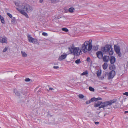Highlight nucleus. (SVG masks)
Segmentation results:
<instances>
[{"instance_id": "nucleus-13", "label": "nucleus", "mask_w": 128, "mask_h": 128, "mask_svg": "<svg viewBox=\"0 0 128 128\" xmlns=\"http://www.w3.org/2000/svg\"><path fill=\"white\" fill-rule=\"evenodd\" d=\"M116 58L114 56H112L110 59V63L112 64H113L116 61Z\"/></svg>"}, {"instance_id": "nucleus-24", "label": "nucleus", "mask_w": 128, "mask_h": 128, "mask_svg": "<svg viewBox=\"0 0 128 128\" xmlns=\"http://www.w3.org/2000/svg\"><path fill=\"white\" fill-rule=\"evenodd\" d=\"M110 68L111 69H114L116 68V66L114 64L110 66Z\"/></svg>"}, {"instance_id": "nucleus-14", "label": "nucleus", "mask_w": 128, "mask_h": 128, "mask_svg": "<svg viewBox=\"0 0 128 128\" xmlns=\"http://www.w3.org/2000/svg\"><path fill=\"white\" fill-rule=\"evenodd\" d=\"M103 102H102L98 101L97 103H95L94 104V106L95 107H97L100 106V105L102 104Z\"/></svg>"}, {"instance_id": "nucleus-20", "label": "nucleus", "mask_w": 128, "mask_h": 128, "mask_svg": "<svg viewBox=\"0 0 128 128\" xmlns=\"http://www.w3.org/2000/svg\"><path fill=\"white\" fill-rule=\"evenodd\" d=\"M14 92L16 96H20V93L17 90L16 88L14 90Z\"/></svg>"}, {"instance_id": "nucleus-34", "label": "nucleus", "mask_w": 128, "mask_h": 128, "mask_svg": "<svg viewBox=\"0 0 128 128\" xmlns=\"http://www.w3.org/2000/svg\"><path fill=\"white\" fill-rule=\"evenodd\" d=\"M8 50V48L6 47H5L4 49L2 50V52H5L7 50Z\"/></svg>"}, {"instance_id": "nucleus-45", "label": "nucleus", "mask_w": 128, "mask_h": 128, "mask_svg": "<svg viewBox=\"0 0 128 128\" xmlns=\"http://www.w3.org/2000/svg\"><path fill=\"white\" fill-rule=\"evenodd\" d=\"M128 113V111H126L124 112V113L125 114H126Z\"/></svg>"}, {"instance_id": "nucleus-17", "label": "nucleus", "mask_w": 128, "mask_h": 128, "mask_svg": "<svg viewBox=\"0 0 128 128\" xmlns=\"http://www.w3.org/2000/svg\"><path fill=\"white\" fill-rule=\"evenodd\" d=\"M108 64L106 63H104L102 65V67L105 70L107 68Z\"/></svg>"}, {"instance_id": "nucleus-3", "label": "nucleus", "mask_w": 128, "mask_h": 128, "mask_svg": "<svg viewBox=\"0 0 128 128\" xmlns=\"http://www.w3.org/2000/svg\"><path fill=\"white\" fill-rule=\"evenodd\" d=\"M69 49L71 53L74 55H79L81 52V49L79 47H75L73 45L71 48H70Z\"/></svg>"}, {"instance_id": "nucleus-38", "label": "nucleus", "mask_w": 128, "mask_h": 128, "mask_svg": "<svg viewBox=\"0 0 128 128\" xmlns=\"http://www.w3.org/2000/svg\"><path fill=\"white\" fill-rule=\"evenodd\" d=\"M86 60L87 62H90V58L88 57L87 58Z\"/></svg>"}, {"instance_id": "nucleus-42", "label": "nucleus", "mask_w": 128, "mask_h": 128, "mask_svg": "<svg viewBox=\"0 0 128 128\" xmlns=\"http://www.w3.org/2000/svg\"><path fill=\"white\" fill-rule=\"evenodd\" d=\"M47 90L48 91H49V90H54V88H49V90L47 89Z\"/></svg>"}, {"instance_id": "nucleus-31", "label": "nucleus", "mask_w": 128, "mask_h": 128, "mask_svg": "<svg viewBox=\"0 0 128 128\" xmlns=\"http://www.w3.org/2000/svg\"><path fill=\"white\" fill-rule=\"evenodd\" d=\"M7 15H8L10 18H12V14L9 13H7Z\"/></svg>"}, {"instance_id": "nucleus-30", "label": "nucleus", "mask_w": 128, "mask_h": 128, "mask_svg": "<svg viewBox=\"0 0 128 128\" xmlns=\"http://www.w3.org/2000/svg\"><path fill=\"white\" fill-rule=\"evenodd\" d=\"M42 35L43 36H47L48 35V34L46 32H43L42 33Z\"/></svg>"}, {"instance_id": "nucleus-11", "label": "nucleus", "mask_w": 128, "mask_h": 128, "mask_svg": "<svg viewBox=\"0 0 128 128\" xmlns=\"http://www.w3.org/2000/svg\"><path fill=\"white\" fill-rule=\"evenodd\" d=\"M96 54L97 57L99 58H102L103 56L102 52L101 51H98L97 52Z\"/></svg>"}, {"instance_id": "nucleus-5", "label": "nucleus", "mask_w": 128, "mask_h": 128, "mask_svg": "<svg viewBox=\"0 0 128 128\" xmlns=\"http://www.w3.org/2000/svg\"><path fill=\"white\" fill-rule=\"evenodd\" d=\"M116 101V99H113L109 101H106L103 102L102 105L100 106L99 108H104L108 106H110L111 105L112 103H114Z\"/></svg>"}, {"instance_id": "nucleus-25", "label": "nucleus", "mask_w": 128, "mask_h": 128, "mask_svg": "<svg viewBox=\"0 0 128 128\" xmlns=\"http://www.w3.org/2000/svg\"><path fill=\"white\" fill-rule=\"evenodd\" d=\"M88 74V71L86 70L84 72H82L81 74V75L82 76H84V75H86L87 74Z\"/></svg>"}, {"instance_id": "nucleus-22", "label": "nucleus", "mask_w": 128, "mask_h": 128, "mask_svg": "<svg viewBox=\"0 0 128 128\" xmlns=\"http://www.w3.org/2000/svg\"><path fill=\"white\" fill-rule=\"evenodd\" d=\"M122 98V100L120 101L121 103L122 104L123 102H125L127 98Z\"/></svg>"}, {"instance_id": "nucleus-43", "label": "nucleus", "mask_w": 128, "mask_h": 128, "mask_svg": "<svg viewBox=\"0 0 128 128\" xmlns=\"http://www.w3.org/2000/svg\"><path fill=\"white\" fill-rule=\"evenodd\" d=\"M94 123L96 124H98L99 123V122H95Z\"/></svg>"}, {"instance_id": "nucleus-26", "label": "nucleus", "mask_w": 128, "mask_h": 128, "mask_svg": "<svg viewBox=\"0 0 128 128\" xmlns=\"http://www.w3.org/2000/svg\"><path fill=\"white\" fill-rule=\"evenodd\" d=\"M64 11L65 13H67L68 12V9L66 8H64Z\"/></svg>"}, {"instance_id": "nucleus-32", "label": "nucleus", "mask_w": 128, "mask_h": 128, "mask_svg": "<svg viewBox=\"0 0 128 128\" xmlns=\"http://www.w3.org/2000/svg\"><path fill=\"white\" fill-rule=\"evenodd\" d=\"M59 1V0H51V1L52 3L54 2H58Z\"/></svg>"}, {"instance_id": "nucleus-7", "label": "nucleus", "mask_w": 128, "mask_h": 128, "mask_svg": "<svg viewBox=\"0 0 128 128\" xmlns=\"http://www.w3.org/2000/svg\"><path fill=\"white\" fill-rule=\"evenodd\" d=\"M28 38L30 42L32 43H34L36 42L37 40L36 38H33L30 34H28Z\"/></svg>"}, {"instance_id": "nucleus-28", "label": "nucleus", "mask_w": 128, "mask_h": 128, "mask_svg": "<svg viewBox=\"0 0 128 128\" xmlns=\"http://www.w3.org/2000/svg\"><path fill=\"white\" fill-rule=\"evenodd\" d=\"M79 98L80 99H82L84 97V96L82 94H80L78 95Z\"/></svg>"}, {"instance_id": "nucleus-36", "label": "nucleus", "mask_w": 128, "mask_h": 128, "mask_svg": "<svg viewBox=\"0 0 128 128\" xmlns=\"http://www.w3.org/2000/svg\"><path fill=\"white\" fill-rule=\"evenodd\" d=\"M25 81L26 82H28L30 81V79L28 78H26L25 79Z\"/></svg>"}, {"instance_id": "nucleus-39", "label": "nucleus", "mask_w": 128, "mask_h": 128, "mask_svg": "<svg viewBox=\"0 0 128 128\" xmlns=\"http://www.w3.org/2000/svg\"><path fill=\"white\" fill-rule=\"evenodd\" d=\"M124 95H126V96H128V92H126L123 93Z\"/></svg>"}, {"instance_id": "nucleus-2", "label": "nucleus", "mask_w": 128, "mask_h": 128, "mask_svg": "<svg viewBox=\"0 0 128 128\" xmlns=\"http://www.w3.org/2000/svg\"><path fill=\"white\" fill-rule=\"evenodd\" d=\"M92 40H90L89 41H85L82 45L81 48L82 51L84 53L86 52L88 50L90 51L92 48Z\"/></svg>"}, {"instance_id": "nucleus-41", "label": "nucleus", "mask_w": 128, "mask_h": 128, "mask_svg": "<svg viewBox=\"0 0 128 128\" xmlns=\"http://www.w3.org/2000/svg\"><path fill=\"white\" fill-rule=\"evenodd\" d=\"M59 67L58 66H54L53 67V68L54 69H57Z\"/></svg>"}, {"instance_id": "nucleus-18", "label": "nucleus", "mask_w": 128, "mask_h": 128, "mask_svg": "<svg viewBox=\"0 0 128 128\" xmlns=\"http://www.w3.org/2000/svg\"><path fill=\"white\" fill-rule=\"evenodd\" d=\"M21 52L22 57H25L27 56V54L24 52L22 51Z\"/></svg>"}, {"instance_id": "nucleus-47", "label": "nucleus", "mask_w": 128, "mask_h": 128, "mask_svg": "<svg viewBox=\"0 0 128 128\" xmlns=\"http://www.w3.org/2000/svg\"><path fill=\"white\" fill-rule=\"evenodd\" d=\"M104 88H106V87H105Z\"/></svg>"}, {"instance_id": "nucleus-12", "label": "nucleus", "mask_w": 128, "mask_h": 128, "mask_svg": "<svg viewBox=\"0 0 128 128\" xmlns=\"http://www.w3.org/2000/svg\"><path fill=\"white\" fill-rule=\"evenodd\" d=\"M110 58V57L109 56H104L103 58V60L104 62H107L109 61Z\"/></svg>"}, {"instance_id": "nucleus-29", "label": "nucleus", "mask_w": 128, "mask_h": 128, "mask_svg": "<svg viewBox=\"0 0 128 128\" xmlns=\"http://www.w3.org/2000/svg\"><path fill=\"white\" fill-rule=\"evenodd\" d=\"M92 102H94V101H96V98H92L90 100Z\"/></svg>"}, {"instance_id": "nucleus-44", "label": "nucleus", "mask_w": 128, "mask_h": 128, "mask_svg": "<svg viewBox=\"0 0 128 128\" xmlns=\"http://www.w3.org/2000/svg\"><path fill=\"white\" fill-rule=\"evenodd\" d=\"M44 0H40V3H42L43 2Z\"/></svg>"}, {"instance_id": "nucleus-15", "label": "nucleus", "mask_w": 128, "mask_h": 128, "mask_svg": "<svg viewBox=\"0 0 128 128\" xmlns=\"http://www.w3.org/2000/svg\"><path fill=\"white\" fill-rule=\"evenodd\" d=\"M0 20L1 22L3 24H4L5 23V21L4 20V18L1 15H0Z\"/></svg>"}, {"instance_id": "nucleus-1", "label": "nucleus", "mask_w": 128, "mask_h": 128, "mask_svg": "<svg viewBox=\"0 0 128 128\" xmlns=\"http://www.w3.org/2000/svg\"><path fill=\"white\" fill-rule=\"evenodd\" d=\"M14 3L16 6L18 7L16 8V9L21 14L24 15L26 18H28V15L25 11L27 12H31L32 10V7L27 4H21L20 1L18 0L15 2Z\"/></svg>"}, {"instance_id": "nucleus-33", "label": "nucleus", "mask_w": 128, "mask_h": 128, "mask_svg": "<svg viewBox=\"0 0 128 128\" xmlns=\"http://www.w3.org/2000/svg\"><path fill=\"white\" fill-rule=\"evenodd\" d=\"M104 76H102L100 77H99V78L100 80H102L104 78Z\"/></svg>"}, {"instance_id": "nucleus-19", "label": "nucleus", "mask_w": 128, "mask_h": 128, "mask_svg": "<svg viewBox=\"0 0 128 128\" xmlns=\"http://www.w3.org/2000/svg\"><path fill=\"white\" fill-rule=\"evenodd\" d=\"M11 22L12 24H14L16 22V19L14 17L12 18Z\"/></svg>"}, {"instance_id": "nucleus-37", "label": "nucleus", "mask_w": 128, "mask_h": 128, "mask_svg": "<svg viewBox=\"0 0 128 128\" xmlns=\"http://www.w3.org/2000/svg\"><path fill=\"white\" fill-rule=\"evenodd\" d=\"M96 101L98 100H102V98H96Z\"/></svg>"}, {"instance_id": "nucleus-40", "label": "nucleus", "mask_w": 128, "mask_h": 128, "mask_svg": "<svg viewBox=\"0 0 128 128\" xmlns=\"http://www.w3.org/2000/svg\"><path fill=\"white\" fill-rule=\"evenodd\" d=\"M89 90L92 92H94V88H89Z\"/></svg>"}, {"instance_id": "nucleus-4", "label": "nucleus", "mask_w": 128, "mask_h": 128, "mask_svg": "<svg viewBox=\"0 0 128 128\" xmlns=\"http://www.w3.org/2000/svg\"><path fill=\"white\" fill-rule=\"evenodd\" d=\"M102 49L103 52H105L110 55H112L114 53L113 50L112 46L108 44L106 45Z\"/></svg>"}, {"instance_id": "nucleus-8", "label": "nucleus", "mask_w": 128, "mask_h": 128, "mask_svg": "<svg viewBox=\"0 0 128 128\" xmlns=\"http://www.w3.org/2000/svg\"><path fill=\"white\" fill-rule=\"evenodd\" d=\"M114 50L116 54H118V56L120 57L121 56V53L120 52V47L118 46H114Z\"/></svg>"}, {"instance_id": "nucleus-16", "label": "nucleus", "mask_w": 128, "mask_h": 128, "mask_svg": "<svg viewBox=\"0 0 128 128\" xmlns=\"http://www.w3.org/2000/svg\"><path fill=\"white\" fill-rule=\"evenodd\" d=\"M75 10L74 8L73 7H71L68 9V12L70 13L73 12Z\"/></svg>"}, {"instance_id": "nucleus-6", "label": "nucleus", "mask_w": 128, "mask_h": 128, "mask_svg": "<svg viewBox=\"0 0 128 128\" xmlns=\"http://www.w3.org/2000/svg\"><path fill=\"white\" fill-rule=\"evenodd\" d=\"M116 74V72L112 70L110 72H108L107 74L108 78V80H110Z\"/></svg>"}, {"instance_id": "nucleus-46", "label": "nucleus", "mask_w": 128, "mask_h": 128, "mask_svg": "<svg viewBox=\"0 0 128 128\" xmlns=\"http://www.w3.org/2000/svg\"><path fill=\"white\" fill-rule=\"evenodd\" d=\"M89 88H93L91 86H90L89 87Z\"/></svg>"}, {"instance_id": "nucleus-27", "label": "nucleus", "mask_w": 128, "mask_h": 128, "mask_svg": "<svg viewBox=\"0 0 128 128\" xmlns=\"http://www.w3.org/2000/svg\"><path fill=\"white\" fill-rule=\"evenodd\" d=\"M75 62L76 64H78L81 62L80 60V59H78L76 60Z\"/></svg>"}, {"instance_id": "nucleus-9", "label": "nucleus", "mask_w": 128, "mask_h": 128, "mask_svg": "<svg viewBox=\"0 0 128 128\" xmlns=\"http://www.w3.org/2000/svg\"><path fill=\"white\" fill-rule=\"evenodd\" d=\"M0 42L2 44L5 43H7V38L5 36H3L0 39Z\"/></svg>"}, {"instance_id": "nucleus-35", "label": "nucleus", "mask_w": 128, "mask_h": 128, "mask_svg": "<svg viewBox=\"0 0 128 128\" xmlns=\"http://www.w3.org/2000/svg\"><path fill=\"white\" fill-rule=\"evenodd\" d=\"M91 102L90 100L88 101H87L86 102V104H90Z\"/></svg>"}, {"instance_id": "nucleus-10", "label": "nucleus", "mask_w": 128, "mask_h": 128, "mask_svg": "<svg viewBox=\"0 0 128 128\" xmlns=\"http://www.w3.org/2000/svg\"><path fill=\"white\" fill-rule=\"evenodd\" d=\"M64 54L61 55L58 58V59L59 61H62L67 56V54L65 53Z\"/></svg>"}, {"instance_id": "nucleus-21", "label": "nucleus", "mask_w": 128, "mask_h": 128, "mask_svg": "<svg viewBox=\"0 0 128 128\" xmlns=\"http://www.w3.org/2000/svg\"><path fill=\"white\" fill-rule=\"evenodd\" d=\"M101 70H98L96 72L97 76L98 77L100 76L101 75Z\"/></svg>"}, {"instance_id": "nucleus-23", "label": "nucleus", "mask_w": 128, "mask_h": 128, "mask_svg": "<svg viewBox=\"0 0 128 128\" xmlns=\"http://www.w3.org/2000/svg\"><path fill=\"white\" fill-rule=\"evenodd\" d=\"M61 30L62 31L65 32H67L68 31V29L66 28H63L61 29Z\"/></svg>"}]
</instances>
